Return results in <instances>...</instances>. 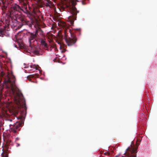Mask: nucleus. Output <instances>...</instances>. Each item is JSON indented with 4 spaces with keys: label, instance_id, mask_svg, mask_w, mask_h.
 <instances>
[{
    "label": "nucleus",
    "instance_id": "f257e3e1",
    "mask_svg": "<svg viewBox=\"0 0 157 157\" xmlns=\"http://www.w3.org/2000/svg\"><path fill=\"white\" fill-rule=\"evenodd\" d=\"M16 78L13 75L10 76L9 74L5 75L4 83L7 88L11 89V93L14 97V100L17 108L16 113L20 112L21 116L17 117L20 120L19 122H17L14 128L20 130V127H21L24 123V121L26 114L27 107L26 106L25 100L22 94L20 92L15 85Z\"/></svg>",
    "mask_w": 157,
    "mask_h": 157
},
{
    "label": "nucleus",
    "instance_id": "f03ea898",
    "mask_svg": "<svg viewBox=\"0 0 157 157\" xmlns=\"http://www.w3.org/2000/svg\"><path fill=\"white\" fill-rule=\"evenodd\" d=\"M30 2H31L30 0H20V2L22 5L21 8L18 5L15 4L11 8V13H13V12H17L19 13V14L15 13L17 15V19L21 21L23 25H28L29 22L26 19L25 16L21 14V11L26 14L27 17L32 20L34 18L36 20V16H38L41 14L39 10H35L32 6H30Z\"/></svg>",
    "mask_w": 157,
    "mask_h": 157
},
{
    "label": "nucleus",
    "instance_id": "7ed1b4c3",
    "mask_svg": "<svg viewBox=\"0 0 157 157\" xmlns=\"http://www.w3.org/2000/svg\"><path fill=\"white\" fill-rule=\"evenodd\" d=\"M79 31V29H75L73 30L68 29L64 30V38L67 46H72L75 44L77 39L75 34V33L76 31Z\"/></svg>",
    "mask_w": 157,
    "mask_h": 157
},
{
    "label": "nucleus",
    "instance_id": "20e7f679",
    "mask_svg": "<svg viewBox=\"0 0 157 157\" xmlns=\"http://www.w3.org/2000/svg\"><path fill=\"white\" fill-rule=\"evenodd\" d=\"M72 4L73 6L70 7L69 9L71 15L69 16L68 17L69 21L70 22L71 25L73 24L74 21L76 20L77 13L79 12V11H77L75 7L74 6L75 4L74 3Z\"/></svg>",
    "mask_w": 157,
    "mask_h": 157
},
{
    "label": "nucleus",
    "instance_id": "39448f33",
    "mask_svg": "<svg viewBox=\"0 0 157 157\" xmlns=\"http://www.w3.org/2000/svg\"><path fill=\"white\" fill-rule=\"evenodd\" d=\"M137 147H135L131 145L130 147H128L126 150L124 154L128 157H136V153L137 152ZM121 157H125L122 156Z\"/></svg>",
    "mask_w": 157,
    "mask_h": 157
},
{
    "label": "nucleus",
    "instance_id": "423d86ee",
    "mask_svg": "<svg viewBox=\"0 0 157 157\" xmlns=\"http://www.w3.org/2000/svg\"><path fill=\"white\" fill-rule=\"evenodd\" d=\"M3 139L4 140V146L3 147H4L5 151L6 150L8 151H9V148L10 149V145L11 144V137L9 135H6V133L3 134ZM4 149V148L3 149Z\"/></svg>",
    "mask_w": 157,
    "mask_h": 157
},
{
    "label": "nucleus",
    "instance_id": "0eeeda50",
    "mask_svg": "<svg viewBox=\"0 0 157 157\" xmlns=\"http://www.w3.org/2000/svg\"><path fill=\"white\" fill-rule=\"evenodd\" d=\"M38 31H40L41 33L43 34V32L41 29L38 31L36 30L34 34L32 33H29L28 35L29 41L30 44V46L33 45L32 43L35 41H37L39 39L38 38L37 36V34Z\"/></svg>",
    "mask_w": 157,
    "mask_h": 157
},
{
    "label": "nucleus",
    "instance_id": "6e6552de",
    "mask_svg": "<svg viewBox=\"0 0 157 157\" xmlns=\"http://www.w3.org/2000/svg\"><path fill=\"white\" fill-rule=\"evenodd\" d=\"M29 49H31V51L34 54L38 55H39L40 49L39 47L36 46H29Z\"/></svg>",
    "mask_w": 157,
    "mask_h": 157
},
{
    "label": "nucleus",
    "instance_id": "1a4fd4ad",
    "mask_svg": "<svg viewBox=\"0 0 157 157\" xmlns=\"http://www.w3.org/2000/svg\"><path fill=\"white\" fill-rule=\"evenodd\" d=\"M41 2L42 4L46 7L52 8L54 6L53 3L50 0H41Z\"/></svg>",
    "mask_w": 157,
    "mask_h": 157
},
{
    "label": "nucleus",
    "instance_id": "9d476101",
    "mask_svg": "<svg viewBox=\"0 0 157 157\" xmlns=\"http://www.w3.org/2000/svg\"><path fill=\"white\" fill-rule=\"evenodd\" d=\"M39 42H40L42 46H44L45 48H47L48 47V44L46 42L45 39H42L41 38L38 39Z\"/></svg>",
    "mask_w": 157,
    "mask_h": 157
},
{
    "label": "nucleus",
    "instance_id": "9b49d317",
    "mask_svg": "<svg viewBox=\"0 0 157 157\" xmlns=\"http://www.w3.org/2000/svg\"><path fill=\"white\" fill-rule=\"evenodd\" d=\"M30 68H31L33 69V71H35V70H37V67L35 65H31L30 66Z\"/></svg>",
    "mask_w": 157,
    "mask_h": 157
},
{
    "label": "nucleus",
    "instance_id": "f8f14e48",
    "mask_svg": "<svg viewBox=\"0 0 157 157\" xmlns=\"http://www.w3.org/2000/svg\"><path fill=\"white\" fill-rule=\"evenodd\" d=\"M4 31H0V36L2 37H4V35H5L4 33Z\"/></svg>",
    "mask_w": 157,
    "mask_h": 157
},
{
    "label": "nucleus",
    "instance_id": "ddd939ff",
    "mask_svg": "<svg viewBox=\"0 0 157 157\" xmlns=\"http://www.w3.org/2000/svg\"><path fill=\"white\" fill-rule=\"evenodd\" d=\"M17 129H16L14 128H13L12 129V131L15 133H16L17 132Z\"/></svg>",
    "mask_w": 157,
    "mask_h": 157
},
{
    "label": "nucleus",
    "instance_id": "4468645a",
    "mask_svg": "<svg viewBox=\"0 0 157 157\" xmlns=\"http://www.w3.org/2000/svg\"><path fill=\"white\" fill-rule=\"evenodd\" d=\"M34 77V75H30L27 76V78L28 79H29V78H33Z\"/></svg>",
    "mask_w": 157,
    "mask_h": 157
},
{
    "label": "nucleus",
    "instance_id": "2eb2a0df",
    "mask_svg": "<svg viewBox=\"0 0 157 157\" xmlns=\"http://www.w3.org/2000/svg\"><path fill=\"white\" fill-rule=\"evenodd\" d=\"M2 157H8V155L6 154V152L4 153L2 155Z\"/></svg>",
    "mask_w": 157,
    "mask_h": 157
},
{
    "label": "nucleus",
    "instance_id": "dca6fc26",
    "mask_svg": "<svg viewBox=\"0 0 157 157\" xmlns=\"http://www.w3.org/2000/svg\"><path fill=\"white\" fill-rule=\"evenodd\" d=\"M65 26H66V24H64L63 25H62V27H64Z\"/></svg>",
    "mask_w": 157,
    "mask_h": 157
},
{
    "label": "nucleus",
    "instance_id": "f3484780",
    "mask_svg": "<svg viewBox=\"0 0 157 157\" xmlns=\"http://www.w3.org/2000/svg\"><path fill=\"white\" fill-rule=\"evenodd\" d=\"M33 69L31 68H30L29 69V71H33Z\"/></svg>",
    "mask_w": 157,
    "mask_h": 157
},
{
    "label": "nucleus",
    "instance_id": "a211bd4d",
    "mask_svg": "<svg viewBox=\"0 0 157 157\" xmlns=\"http://www.w3.org/2000/svg\"><path fill=\"white\" fill-rule=\"evenodd\" d=\"M17 146H20V144L18 143H17Z\"/></svg>",
    "mask_w": 157,
    "mask_h": 157
},
{
    "label": "nucleus",
    "instance_id": "6ab92c4d",
    "mask_svg": "<svg viewBox=\"0 0 157 157\" xmlns=\"http://www.w3.org/2000/svg\"><path fill=\"white\" fill-rule=\"evenodd\" d=\"M1 1H2V2L3 3H4V0H1Z\"/></svg>",
    "mask_w": 157,
    "mask_h": 157
},
{
    "label": "nucleus",
    "instance_id": "aec40b11",
    "mask_svg": "<svg viewBox=\"0 0 157 157\" xmlns=\"http://www.w3.org/2000/svg\"><path fill=\"white\" fill-rule=\"evenodd\" d=\"M4 8L5 9L6 8H7V6H4Z\"/></svg>",
    "mask_w": 157,
    "mask_h": 157
},
{
    "label": "nucleus",
    "instance_id": "412c9836",
    "mask_svg": "<svg viewBox=\"0 0 157 157\" xmlns=\"http://www.w3.org/2000/svg\"><path fill=\"white\" fill-rule=\"evenodd\" d=\"M8 120L9 121H12V120L10 119H9Z\"/></svg>",
    "mask_w": 157,
    "mask_h": 157
},
{
    "label": "nucleus",
    "instance_id": "4be33fe9",
    "mask_svg": "<svg viewBox=\"0 0 157 157\" xmlns=\"http://www.w3.org/2000/svg\"><path fill=\"white\" fill-rule=\"evenodd\" d=\"M58 43L59 44H60V42H59V41H58Z\"/></svg>",
    "mask_w": 157,
    "mask_h": 157
},
{
    "label": "nucleus",
    "instance_id": "5701e85b",
    "mask_svg": "<svg viewBox=\"0 0 157 157\" xmlns=\"http://www.w3.org/2000/svg\"><path fill=\"white\" fill-rule=\"evenodd\" d=\"M2 125V124H0V127H1Z\"/></svg>",
    "mask_w": 157,
    "mask_h": 157
},
{
    "label": "nucleus",
    "instance_id": "b1692460",
    "mask_svg": "<svg viewBox=\"0 0 157 157\" xmlns=\"http://www.w3.org/2000/svg\"><path fill=\"white\" fill-rule=\"evenodd\" d=\"M106 155H108L109 154V153H107Z\"/></svg>",
    "mask_w": 157,
    "mask_h": 157
},
{
    "label": "nucleus",
    "instance_id": "393cba45",
    "mask_svg": "<svg viewBox=\"0 0 157 157\" xmlns=\"http://www.w3.org/2000/svg\"><path fill=\"white\" fill-rule=\"evenodd\" d=\"M4 42H6V40H5Z\"/></svg>",
    "mask_w": 157,
    "mask_h": 157
},
{
    "label": "nucleus",
    "instance_id": "a878e982",
    "mask_svg": "<svg viewBox=\"0 0 157 157\" xmlns=\"http://www.w3.org/2000/svg\"><path fill=\"white\" fill-rule=\"evenodd\" d=\"M5 30H6V27L5 28Z\"/></svg>",
    "mask_w": 157,
    "mask_h": 157
}]
</instances>
